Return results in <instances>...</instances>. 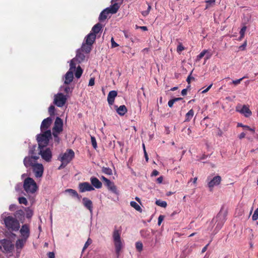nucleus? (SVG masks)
<instances>
[{"label":"nucleus","instance_id":"nucleus-1","mask_svg":"<svg viewBox=\"0 0 258 258\" xmlns=\"http://www.w3.org/2000/svg\"><path fill=\"white\" fill-rule=\"evenodd\" d=\"M121 233L120 230L116 229H114L112 233V240L117 257L119 256L121 249L123 248L124 245L123 240L121 238Z\"/></svg>","mask_w":258,"mask_h":258},{"label":"nucleus","instance_id":"nucleus-2","mask_svg":"<svg viewBox=\"0 0 258 258\" xmlns=\"http://www.w3.org/2000/svg\"><path fill=\"white\" fill-rule=\"evenodd\" d=\"M6 227L10 231H17L20 228L19 221L15 217L12 216H6L5 214L2 215Z\"/></svg>","mask_w":258,"mask_h":258},{"label":"nucleus","instance_id":"nucleus-3","mask_svg":"<svg viewBox=\"0 0 258 258\" xmlns=\"http://www.w3.org/2000/svg\"><path fill=\"white\" fill-rule=\"evenodd\" d=\"M75 153L72 149H68L67 151L59 155L58 160L61 161V164L58 167L60 169L66 167L74 158Z\"/></svg>","mask_w":258,"mask_h":258},{"label":"nucleus","instance_id":"nucleus-4","mask_svg":"<svg viewBox=\"0 0 258 258\" xmlns=\"http://www.w3.org/2000/svg\"><path fill=\"white\" fill-rule=\"evenodd\" d=\"M51 136L50 130H47L43 134L37 135V140L38 143V148H46Z\"/></svg>","mask_w":258,"mask_h":258},{"label":"nucleus","instance_id":"nucleus-5","mask_svg":"<svg viewBox=\"0 0 258 258\" xmlns=\"http://www.w3.org/2000/svg\"><path fill=\"white\" fill-rule=\"evenodd\" d=\"M23 187L27 194H34L38 188L36 182L31 177H27L24 180Z\"/></svg>","mask_w":258,"mask_h":258},{"label":"nucleus","instance_id":"nucleus-6","mask_svg":"<svg viewBox=\"0 0 258 258\" xmlns=\"http://www.w3.org/2000/svg\"><path fill=\"white\" fill-rule=\"evenodd\" d=\"M74 59L71 60L70 70L65 75V80L64 82L65 84H70L73 80V72L76 70V63H74Z\"/></svg>","mask_w":258,"mask_h":258},{"label":"nucleus","instance_id":"nucleus-7","mask_svg":"<svg viewBox=\"0 0 258 258\" xmlns=\"http://www.w3.org/2000/svg\"><path fill=\"white\" fill-rule=\"evenodd\" d=\"M14 247L12 242L4 239L0 240V249L4 252H11Z\"/></svg>","mask_w":258,"mask_h":258},{"label":"nucleus","instance_id":"nucleus-8","mask_svg":"<svg viewBox=\"0 0 258 258\" xmlns=\"http://www.w3.org/2000/svg\"><path fill=\"white\" fill-rule=\"evenodd\" d=\"M39 149V153L41 155V158L46 162H49L51 161L52 156L51 149L49 148H43Z\"/></svg>","mask_w":258,"mask_h":258},{"label":"nucleus","instance_id":"nucleus-9","mask_svg":"<svg viewBox=\"0 0 258 258\" xmlns=\"http://www.w3.org/2000/svg\"><path fill=\"white\" fill-rule=\"evenodd\" d=\"M67 97L62 93H57L54 95V103L58 107H62L66 102Z\"/></svg>","mask_w":258,"mask_h":258},{"label":"nucleus","instance_id":"nucleus-10","mask_svg":"<svg viewBox=\"0 0 258 258\" xmlns=\"http://www.w3.org/2000/svg\"><path fill=\"white\" fill-rule=\"evenodd\" d=\"M39 157L37 156H32L31 157H26L24 158L23 162L26 167H33L35 165L38 164L36 163L37 160Z\"/></svg>","mask_w":258,"mask_h":258},{"label":"nucleus","instance_id":"nucleus-11","mask_svg":"<svg viewBox=\"0 0 258 258\" xmlns=\"http://www.w3.org/2000/svg\"><path fill=\"white\" fill-rule=\"evenodd\" d=\"M207 181H208V186L210 188V190L212 191V188L215 186L218 185L220 183L221 177L219 175L215 176L212 179H210V177H208Z\"/></svg>","mask_w":258,"mask_h":258},{"label":"nucleus","instance_id":"nucleus-12","mask_svg":"<svg viewBox=\"0 0 258 258\" xmlns=\"http://www.w3.org/2000/svg\"><path fill=\"white\" fill-rule=\"evenodd\" d=\"M33 168V171L36 178L41 177L43 174L44 167L42 164L38 163Z\"/></svg>","mask_w":258,"mask_h":258},{"label":"nucleus","instance_id":"nucleus-13","mask_svg":"<svg viewBox=\"0 0 258 258\" xmlns=\"http://www.w3.org/2000/svg\"><path fill=\"white\" fill-rule=\"evenodd\" d=\"M63 122L62 119L59 117H57L54 122V125L53 127V133H60L62 131Z\"/></svg>","mask_w":258,"mask_h":258},{"label":"nucleus","instance_id":"nucleus-14","mask_svg":"<svg viewBox=\"0 0 258 258\" xmlns=\"http://www.w3.org/2000/svg\"><path fill=\"white\" fill-rule=\"evenodd\" d=\"M79 190L81 192L93 190L94 188L88 182H84L79 184Z\"/></svg>","mask_w":258,"mask_h":258},{"label":"nucleus","instance_id":"nucleus-15","mask_svg":"<svg viewBox=\"0 0 258 258\" xmlns=\"http://www.w3.org/2000/svg\"><path fill=\"white\" fill-rule=\"evenodd\" d=\"M52 123V118L50 117H48L45 119H44L41 124L40 128L42 132L44 133V132L49 130L48 128Z\"/></svg>","mask_w":258,"mask_h":258},{"label":"nucleus","instance_id":"nucleus-16","mask_svg":"<svg viewBox=\"0 0 258 258\" xmlns=\"http://www.w3.org/2000/svg\"><path fill=\"white\" fill-rule=\"evenodd\" d=\"M23 239L27 240L30 235V230L28 225H23L20 230Z\"/></svg>","mask_w":258,"mask_h":258},{"label":"nucleus","instance_id":"nucleus-17","mask_svg":"<svg viewBox=\"0 0 258 258\" xmlns=\"http://www.w3.org/2000/svg\"><path fill=\"white\" fill-rule=\"evenodd\" d=\"M83 204L87 208L91 215L93 214V203L92 202L87 198H83L82 199Z\"/></svg>","mask_w":258,"mask_h":258},{"label":"nucleus","instance_id":"nucleus-18","mask_svg":"<svg viewBox=\"0 0 258 258\" xmlns=\"http://www.w3.org/2000/svg\"><path fill=\"white\" fill-rule=\"evenodd\" d=\"M117 92L116 91L112 90L109 92L107 96V101L110 105H112L114 102L115 98L117 96Z\"/></svg>","mask_w":258,"mask_h":258},{"label":"nucleus","instance_id":"nucleus-19","mask_svg":"<svg viewBox=\"0 0 258 258\" xmlns=\"http://www.w3.org/2000/svg\"><path fill=\"white\" fill-rule=\"evenodd\" d=\"M236 110L243 114L244 116L246 117H248L251 115V111L250 110L248 107L245 105L242 107L241 109H239L238 108H237Z\"/></svg>","mask_w":258,"mask_h":258},{"label":"nucleus","instance_id":"nucleus-20","mask_svg":"<svg viewBox=\"0 0 258 258\" xmlns=\"http://www.w3.org/2000/svg\"><path fill=\"white\" fill-rule=\"evenodd\" d=\"M105 185L107 186L108 189L111 191L112 192L117 194L118 191L117 190L116 186L115 185L114 183L109 180L105 184Z\"/></svg>","mask_w":258,"mask_h":258},{"label":"nucleus","instance_id":"nucleus-21","mask_svg":"<svg viewBox=\"0 0 258 258\" xmlns=\"http://www.w3.org/2000/svg\"><path fill=\"white\" fill-rule=\"evenodd\" d=\"M90 181L92 186H94L96 188H100L102 186L101 182L95 177H91L90 178Z\"/></svg>","mask_w":258,"mask_h":258},{"label":"nucleus","instance_id":"nucleus-22","mask_svg":"<svg viewBox=\"0 0 258 258\" xmlns=\"http://www.w3.org/2000/svg\"><path fill=\"white\" fill-rule=\"evenodd\" d=\"M96 35L92 32H90L85 37V42L87 44L92 45L96 39Z\"/></svg>","mask_w":258,"mask_h":258},{"label":"nucleus","instance_id":"nucleus-23","mask_svg":"<svg viewBox=\"0 0 258 258\" xmlns=\"http://www.w3.org/2000/svg\"><path fill=\"white\" fill-rule=\"evenodd\" d=\"M119 8V5L117 3H114L110 7L106 8L108 9L109 14H115Z\"/></svg>","mask_w":258,"mask_h":258},{"label":"nucleus","instance_id":"nucleus-24","mask_svg":"<svg viewBox=\"0 0 258 258\" xmlns=\"http://www.w3.org/2000/svg\"><path fill=\"white\" fill-rule=\"evenodd\" d=\"M81 51L80 49L77 50L76 56L74 58L75 59L74 62L78 61V62L81 63L84 60L85 56ZM74 63H75V62Z\"/></svg>","mask_w":258,"mask_h":258},{"label":"nucleus","instance_id":"nucleus-25","mask_svg":"<svg viewBox=\"0 0 258 258\" xmlns=\"http://www.w3.org/2000/svg\"><path fill=\"white\" fill-rule=\"evenodd\" d=\"M26 240L25 239H19L16 241V247L17 251L18 252V250H21L24 245ZM20 252V251H19Z\"/></svg>","mask_w":258,"mask_h":258},{"label":"nucleus","instance_id":"nucleus-26","mask_svg":"<svg viewBox=\"0 0 258 258\" xmlns=\"http://www.w3.org/2000/svg\"><path fill=\"white\" fill-rule=\"evenodd\" d=\"M109 14V13L108 11V9H104L100 14V15L99 17V21H103L105 20L107 18V15Z\"/></svg>","mask_w":258,"mask_h":258},{"label":"nucleus","instance_id":"nucleus-27","mask_svg":"<svg viewBox=\"0 0 258 258\" xmlns=\"http://www.w3.org/2000/svg\"><path fill=\"white\" fill-rule=\"evenodd\" d=\"M102 25L100 23H97L95 24L92 28L91 32L93 33V34H95V35L96 34H98L101 29H102Z\"/></svg>","mask_w":258,"mask_h":258},{"label":"nucleus","instance_id":"nucleus-28","mask_svg":"<svg viewBox=\"0 0 258 258\" xmlns=\"http://www.w3.org/2000/svg\"><path fill=\"white\" fill-rule=\"evenodd\" d=\"M91 46L92 45L83 43L80 50L82 51H85L86 53H89L91 50Z\"/></svg>","mask_w":258,"mask_h":258},{"label":"nucleus","instance_id":"nucleus-29","mask_svg":"<svg viewBox=\"0 0 258 258\" xmlns=\"http://www.w3.org/2000/svg\"><path fill=\"white\" fill-rule=\"evenodd\" d=\"M117 112L120 115H123L126 112L127 109L125 105H120L116 110Z\"/></svg>","mask_w":258,"mask_h":258},{"label":"nucleus","instance_id":"nucleus-30","mask_svg":"<svg viewBox=\"0 0 258 258\" xmlns=\"http://www.w3.org/2000/svg\"><path fill=\"white\" fill-rule=\"evenodd\" d=\"M65 192L69 193L73 197H76V198H77L78 199H80L79 195H78L77 192L75 190H74V189H66L65 190Z\"/></svg>","mask_w":258,"mask_h":258},{"label":"nucleus","instance_id":"nucleus-31","mask_svg":"<svg viewBox=\"0 0 258 258\" xmlns=\"http://www.w3.org/2000/svg\"><path fill=\"white\" fill-rule=\"evenodd\" d=\"M194 114V111L192 109H190V110H189L188 112L185 115L186 119L185 121H189L193 117Z\"/></svg>","mask_w":258,"mask_h":258},{"label":"nucleus","instance_id":"nucleus-32","mask_svg":"<svg viewBox=\"0 0 258 258\" xmlns=\"http://www.w3.org/2000/svg\"><path fill=\"white\" fill-rule=\"evenodd\" d=\"M131 206L134 208L137 211L141 212L142 209L141 207L135 201H132L130 203Z\"/></svg>","mask_w":258,"mask_h":258},{"label":"nucleus","instance_id":"nucleus-33","mask_svg":"<svg viewBox=\"0 0 258 258\" xmlns=\"http://www.w3.org/2000/svg\"><path fill=\"white\" fill-rule=\"evenodd\" d=\"M82 73H83L82 69H81L80 66H78L76 69V71L75 74V77L78 79L80 78L81 77V76H82Z\"/></svg>","mask_w":258,"mask_h":258},{"label":"nucleus","instance_id":"nucleus-34","mask_svg":"<svg viewBox=\"0 0 258 258\" xmlns=\"http://www.w3.org/2000/svg\"><path fill=\"white\" fill-rule=\"evenodd\" d=\"M155 203L157 205L163 208H166L167 206V203L164 201L157 200Z\"/></svg>","mask_w":258,"mask_h":258},{"label":"nucleus","instance_id":"nucleus-35","mask_svg":"<svg viewBox=\"0 0 258 258\" xmlns=\"http://www.w3.org/2000/svg\"><path fill=\"white\" fill-rule=\"evenodd\" d=\"M102 171L107 175H110L112 174V170L109 167H103Z\"/></svg>","mask_w":258,"mask_h":258},{"label":"nucleus","instance_id":"nucleus-36","mask_svg":"<svg viewBox=\"0 0 258 258\" xmlns=\"http://www.w3.org/2000/svg\"><path fill=\"white\" fill-rule=\"evenodd\" d=\"M208 52V50H204L202 51L198 56L197 57V60H200L202 58H203L206 53Z\"/></svg>","mask_w":258,"mask_h":258},{"label":"nucleus","instance_id":"nucleus-37","mask_svg":"<svg viewBox=\"0 0 258 258\" xmlns=\"http://www.w3.org/2000/svg\"><path fill=\"white\" fill-rule=\"evenodd\" d=\"M19 202L21 204H24L25 205H27L28 202L27 199L24 197H20L18 199Z\"/></svg>","mask_w":258,"mask_h":258},{"label":"nucleus","instance_id":"nucleus-38","mask_svg":"<svg viewBox=\"0 0 258 258\" xmlns=\"http://www.w3.org/2000/svg\"><path fill=\"white\" fill-rule=\"evenodd\" d=\"M238 126H241V127H242L245 129H247L253 133L254 132V128H250L249 126H247V125H243L242 123H238Z\"/></svg>","mask_w":258,"mask_h":258},{"label":"nucleus","instance_id":"nucleus-39","mask_svg":"<svg viewBox=\"0 0 258 258\" xmlns=\"http://www.w3.org/2000/svg\"><path fill=\"white\" fill-rule=\"evenodd\" d=\"M246 29V27L245 26L242 27V28L241 29V30L240 31V39L244 37Z\"/></svg>","mask_w":258,"mask_h":258},{"label":"nucleus","instance_id":"nucleus-40","mask_svg":"<svg viewBox=\"0 0 258 258\" xmlns=\"http://www.w3.org/2000/svg\"><path fill=\"white\" fill-rule=\"evenodd\" d=\"M247 78V76H244V77H243L242 78H240L239 79H237V80H233L232 83L234 85H237L239 84L243 79H244L245 78Z\"/></svg>","mask_w":258,"mask_h":258},{"label":"nucleus","instance_id":"nucleus-41","mask_svg":"<svg viewBox=\"0 0 258 258\" xmlns=\"http://www.w3.org/2000/svg\"><path fill=\"white\" fill-rule=\"evenodd\" d=\"M91 141L93 148L96 149L97 145L95 138L94 137H91Z\"/></svg>","mask_w":258,"mask_h":258},{"label":"nucleus","instance_id":"nucleus-42","mask_svg":"<svg viewBox=\"0 0 258 258\" xmlns=\"http://www.w3.org/2000/svg\"><path fill=\"white\" fill-rule=\"evenodd\" d=\"M183 50H184V47L183 46L181 43H179L177 47V52L180 53Z\"/></svg>","mask_w":258,"mask_h":258},{"label":"nucleus","instance_id":"nucleus-43","mask_svg":"<svg viewBox=\"0 0 258 258\" xmlns=\"http://www.w3.org/2000/svg\"><path fill=\"white\" fill-rule=\"evenodd\" d=\"M136 248L137 249L140 251L142 250L143 249V244L141 242H136Z\"/></svg>","mask_w":258,"mask_h":258},{"label":"nucleus","instance_id":"nucleus-44","mask_svg":"<svg viewBox=\"0 0 258 258\" xmlns=\"http://www.w3.org/2000/svg\"><path fill=\"white\" fill-rule=\"evenodd\" d=\"M252 219L253 221H255L258 219V208L254 212L252 216Z\"/></svg>","mask_w":258,"mask_h":258},{"label":"nucleus","instance_id":"nucleus-45","mask_svg":"<svg viewBox=\"0 0 258 258\" xmlns=\"http://www.w3.org/2000/svg\"><path fill=\"white\" fill-rule=\"evenodd\" d=\"M54 110H55V107L54 106L51 105L49 106V107L48 108V112L50 115H53L54 114Z\"/></svg>","mask_w":258,"mask_h":258},{"label":"nucleus","instance_id":"nucleus-46","mask_svg":"<svg viewBox=\"0 0 258 258\" xmlns=\"http://www.w3.org/2000/svg\"><path fill=\"white\" fill-rule=\"evenodd\" d=\"M92 243V240L90 238H88L87 241L86 242L84 247L83 248V251H84L86 248L88 247V246L90 245Z\"/></svg>","mask_w":258,"mask_h":258},{"label":"nucleus","instance_id":"nucleus-47","mask_svg":"<svg viewBox=\"0 0 258 258\" xmlns=\"http://www.w3.org/2000/svg\"><path fill=\"white\" fill-rule=\"evenodd\" d=\"M59 133H53L52 134H53V136L54 137V141L57 142V143H59V138L58 136V135L59 134Z\"/></svg>","mask_w":258,"mask_h":258},{"label":"nucleus","instance_id":"nucleus-48","mask_svg":"<svg viewBox=\"0 0 258 258\" xmlns=\"http://www.w3.org/2000/svg\"><path fill=\"white\" fill-rule=\"evenodd\" d=\"M182 132L186 134L187 135H189L191 133V131L189 127H184L182 130Z\"/></svg>","mask_w":258,"mask_h":258},{"label":"nucleus","instance_id":"nucleus-49","mask_svg":"<svg viewBox=\"0 0 258 258\" xmlns=\"http://www.w3.org/2000/svg\"><path fill=\"white\" fill-rule=\"evenodd\" d=\"M164 219V216L163 215H160L158 219V225H160L162 222L163 221Z\"/></svg>","mask_w":258,"mask_h":258},{"label":"nucleus","instance_id":"nucleus-50","mask_svg":"<svg viewBox=\"0 0 258 258\" xmlns=\"http://www.w3.org/2000/svg\"><path fill=\"white\" fill-rule=\"evenodd\" d=\"M111 47L112 48H114L115 47H117L118 46V44L116 43L114 40V39L113 38H111Z\"/></svg>","mask_w":258,"mask_h":258},{"label":"nucleus","instance_id":"nucleus-51","mask_svg":"<svg viewBox=\"0 0 258 258\" xmlns=\"http://www.w3.org/2000/svg\"><path fill=\"white\" fill-rule=\"evenodd\" d=\"M94 84H95V79L93 78H91L89 80L88 85L90 86H92L94 85Z\"/></svg>","mask_w":258,"mask_h":258},{"label":"nucleus","instance_id":"nucleus-52","mask_svg":"<svg viewBox=\"0 0 258 258\" xmlns=\"http://www.w3.org/2000/svg\"><path fill=\"white\" fill-rule=\"evenodd\" d=\"M33 215V212L31 210H29L27 211L26 214V217L27 218H30Z\"/></svg>","mask_w":258,"mask_h":258},{"label":"nucleus","instance_id":"nucleus-53","mask_svg":"<svg viewBox=\"0 0 258 258\" xmlns=\"http://www.w3.org/2000/svg\"><path fill=\"white\" fill-rule=\"evenodd\" d=\"M137 29H140L143 31H147L148 30L147 27L146 26H136Z\"/></svg>","mask_w":258,"mask_h":258},{"label":"nucleus","instance_id":"nucleus-54","mask_svg":"<svg viewBox=\"0 0 258 258\" xmlns=\"http://www.w3.org/2000/svg\"><path fill=\"white\" fill-rule=\"evenodd\" d=\"M205 55H206L205 59H206V60H207V59H209V58H210V57L212 56V54L211 53L209 52L208 51V52L206 53V54Z\"/></svg>","mask_w":258,"mask_h":258},{"label":"nucleus","instance_id":"nucleus-55","mask_svg":"<svg viewBox=\"0 0 258 258\" xmlns=\"http://www.w3.org/2000/svg\"><path fill=\"white\" fill-rule=\"evenodd\" d=\"M215 0H209V1H206V3H207V5L206 8L208 9L209 7V5L211 4H214L215 3Z\"/></svg>","mask_w":258,"mask_h":258},{"label":"nucleus","instance_id":"nucleus-56","mask_svg":"<svg viewBox=\"0 0 258 258\" xmlns=\"http://www.w3.org/2000/svg\"><path fill=\"white\" fill-rule=\"evenodd\" d=\"M175 103L173 99L170 100L168 101V105L170 107H172L173 106V104Z\"/></svg>","mask_w":258,"mask_h":258},{"label":"nucleus","instance_id":"nucleus-57","mask_svg":"<svg viewBox=\"0 0 258 258\" xmlns=\"http://www.w3.org/2000/svg\"><path fill=\"white\" fill-rule=\"evenodd\" d=\"M212 84L210 85L206 89L202 91V93H205L207 92L210 90V89L212 87Z\"/></svg>","mask_w":258,"mask_h":258},{"label":"nucleus","instance_id":"nucleus-58","mask_svg":"<svg viewBox=\"0 0 258 258\" xmlns=\"http://www.w3.org/2000/svg\"><path fill=\"white\" fill-rule=\"evenodd\" d=\"M48 256L49 258H54L55 257V255H54V252H49L48 253Z\"/></svg>","mask_w":258,"mask_h":258},{"label":"nucleus","instance_id":"nucleus-59","mask_svg":"<svg viewBox=\"0 0 258 258\" xmlns=\"http://www.w3.org/2000/svg\"><path fill=\"white\" fill-rule=\"evenodd\" d=\"M159 174V172L156 170H154L152 173L151 175L153 176H156Z\"/></svg>","mask_w":258,"mask_h":258},{"label":"nucleus","instance_id":"nucleus-60","mask_svg":"<svg viewBox=\"0 0 258 258\" xmlns=\"http://www.w3.org/2000/svg\"><path fill=\"white\" fill-rule=\"evenodd\" d=\"M64 91L66 93H68L69 92H70L71 91V89L68 86H67V87H65L64 88Z\"/></svg>","mask_w":258,"mask_h":258},{"label":"nucleus","instance_id":"nucleus-61","mask_svg":"<svg viewBox=\"0 0 258 258\" xmlns=\"http://www.w3.org/2000/svg\"><path fill=\"white\" fill-rule=\"evenodd\" d=\"M157 182L158 183H162V181H163V177L162 176H160L159 177L157 180H156Z\"/></svg>","mask_w":258,"mask_h":258},{"label":"nucleus","instance_id":"nucleus-62","mask_svg":"<svg viewBox=\"0 0 258 258\" xmlns=\"http://www.w3.org/2000/svg\"><path fill=\"white\" fill-rule=\"evenodd\" d=\"M149 14V12L146 10V11H143L142 12V14L144 16V17H146L147 15H148V14Z\"/></svg>","mask_w":258,"mask_h":258},{"label":"nucleus","instance_id":"nucleus-63","mask_svg":"<svg viewBox=\"0 0 258 258\" xmlns=\"http://www.w3.org/2000/svg\"><path fill=\"white\" fill-rule=\"evenodd\" d=\"M245 136V134L244 133H241L238 136L240 139H242L244 138Z\"/></svg>","mask_w":258,"mask_h":258},{"label":"nucleus","instance_id":"nucleus-64","mask_svg":"<svg viewBox=\"0 0 258 258\" xmlns=\"http://www.w3.org/2000/svg\"><path fill=\"white\" fill-rule=\"evenodd\" d=\"M186 94H187V89H184L181 91V95L182 96H185L186 95Z\"/></svg>","mask_w":258,"mask_h":258}]
</instances>
